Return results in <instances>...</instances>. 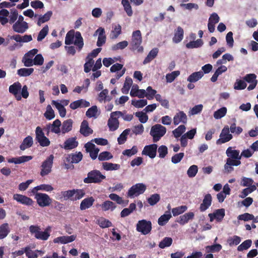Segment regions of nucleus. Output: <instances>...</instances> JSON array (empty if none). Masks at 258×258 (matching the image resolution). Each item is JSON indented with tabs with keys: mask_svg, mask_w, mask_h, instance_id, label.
I'll list each match as a JSON object with an SVG mask.
<instances>
[{
	"mask_svg": "<svg viewBox=\"0 0 258 258\" xmlns=\"http://www.w3.org/2000/svg\"><path fill=\"white\" fill-rule=\"evenodd\" d=\"M136 230L143 235L148 234L152 230L151 222L146 220L139 221L136 225Z\"/></svg>",
	"mask_w": 258,
	"mask_h": 258,
	"instance_id": "nucleus-8",
	"label": "nucleus"
},
{
	"mask_svg": "<svg viewBox=\"0 0 258 258\" xmlns=\"http://www.w3.org/2000/svg\"><path fill=\"white\" fill-rule=\"evenodd\" d=\"M203 45V41L201 39H198L196 41H191L186 44V47L188 49L198 48Z\"/></svg>",
	"mask_w": 258,
	"mask_h": 258,
	"instance_id": "nucleus-41",
	"label": "nucleus"
},
{
	"mask_svg": "<svg viewBox=\"0 0 258 258\" xmlns=\"http://www.w3.org/2000/svg\"><path fill=\"white\" fill-rule=\"evenodd\" d=\"M29 26L27 22H16L12 26L13 31L18 33H24L28 29Z\"/></svg>",
	"mask_w": 258,
	"mask_h": 258,
	"instance_id": "nucleus-16",
	"label": "nucleus"
},
{
	"mask_svg": "<svg viewBox=\"0 0 258 258\" xmlns=\"http://www.w3.org/2000/svg\"><path fill=\"white\" fill-rule=\"evenodd\" d=\"M75 33L74 30H71L67 33L65 38L66 45H71L73 43L74 39L75 38Z\"/></svg>",
	"mask_w": 258,
	"mask_h": 258,
	"instance_id": "nucleus-40",
	"label": "nucleus"
},
{
	"mask_svg": "<svg viewBox=\"0 0 258 258\" xmlns=\"http://www.w3.org/2000/svg\"><path fill=\"white\" fill-rule=\"evenodd\" d=\"M45 117L48 120H51L55 117L54 111L52 109L50 105H48L46 107V110L44 114Z\"/></svg>",
	"mask_w": 258,
	"mask_h": 258,
	"instance_id": "nucleus-50",
	"label": "nucleus"
},
{
	"mask_svg": "<svg viewBox=\"0 0 258 258\" xmlns=\"http://www.w3.org/2000/svg\"><path fill=\"white\" fill-rule=\"evenodd\" d=\"M142 42V34L140 30H136L133 32L132 41L131 42V49L133 50H137L138 52L143 51V47L141 46Z\"/></svg>",
	"mask_w": 258,
	"mask_h": 258,
	"instance_id": "nucleus-4",
	"label": "nucleus"
},
{
	"mask_svg": "<svg viewBox=\"0 0 258 258\" xmlns=\"http://www.w3.org/2000/svg\"><path fill=\"white\" fill-rule=\"evenodd\" d=\"M93 131L89 126V123L87 120H84L81 124L80 133L84 137H88L92 134Z\"/></svg>",
	"mask_w": 258,
	"mask_h": 258,
	"instance_id": "nucleus-18",
	"label": "nucleus"
},
{
	"mask_svg": "<svg viewBox=\"0 0 258 258\" xmlns=\"http://www.w3.org/2000/svg\"><path fill=\"white\" fill-rule=\"evenodd\" d=\"M77 237L76 235H72L71 236H62L55 238L53 242L55 243H61L63 244L68 243L74 241Z\"/></svg>",
	"mask_w": 258,
	"mask_h": 258,
	"instance_id": "nucleus-24",
	"label": "nucleus"
},
{
	"mask_svg": "<svg viewBox=\"0 0 258 258\" xmlns=\"http://www.w3.org/2000/svg\"><path fill=\"white\" fill-rule=\"evenodd\" d=\"M160 199V197L159 194H154L148 199V202L150 205L153 206L159 201Z\"/></svg>",
	"mask_w": 258,
	"mask_h": 258,
	"instance_id": "nucleus-64",
	"label": "nucleus"
},
{
	"mask_svg": "<svg viewBox=\"0 0 258 258\" xmlns=\"http://www.w3.org/2000/svg\"><path fill=\"white\" fill-rule=\"evenodd\" d=\"M90 105L89 102L81 99L72 102L70 104V107L72 109L75 110L79 107H89Z\"/></svg>",
	"mask_w": 258,
	"mask_h": 258,
	"instance_id": "nucleus-21",
	"label": "nucleus"
},
{
	"mask_svg": "<svg viewBox=\"0 0 258 258\" xmlns=\"http://www.w3.org/2000/svg\"><path fill=\"white\" fill-rule=\"evenodd\" d=\"M13 199L18 203L26 206H33L35 204V202L31 198L20 194H14Z\"/></svg>",
	"mask_w": 258,
	"mask_h": 258,
	"instance_id": "nucleus-15",
	"label": "nucleus"
},
{
	"mask_svg": "<svg viewBox=\"0 0 258 258\" xmlns=\"http://www.w3.org/2000/svg\"><path fill=\"white\" fill-rule=\"evenodd\" d=\"M187 121V116L183 111H179L173 117V123L175 125H178L180 122L185 124Z\"/></svg>",
	"mask_w": 258,
	"mask_h": 258,
	"instance_id": "nucleus-20",
	"label": "nucleus"
},
{
	"mask_svg": "<svg viewBox=\"0 0 258 258\" xmlns=\"http://www.w3.org/2000/svg\"><path fill=\"white\" fill-rule=\"evenodd\" d=\"M97 223L102 228H108L112 225V223L109 220L103 217L99 218L97 220Z\"/></svg>",
	"mask_w": 258,
	"mask_h": 258,
	"instance_id": "nucleus-44",
	"label": "nucleus"
},
{
	"mask_svg": "<svg viewBox=\"0 0 258 258\" xmlns=\"http://www.w3.org/2000/svg\"><path fill=\"white\" fill-rule=\"evenodd\" d=\"M128 43L127 41L124 40L119 42L116 44L112 46L111 49L113 51H116L119 49H123L127 46Z\"/></svg>",
	"mask_w": 258,
	"mask_h": 258,
	"instance_id": "nucleus-56",
	"label": "nucleus"
},
{
	"mask_svg": "<svg viewBox=\"0 0 258 258\" xmlns=\"http://www.w3.org/2000/svg\"><path fill=\"white\" fill-rule=\"evenodd\" d=\"M204 76V73L202 71L196 72L192 73L187 78V81L194 83L201 79Z\"/></svg>",
	"mask_w": 258,
	"mask_h": 258,
	"instance_id": "nucleus-31",
	"label": "nucleus"
},
{
	"mask_svg": "<svg viewBox=\"0 0 258 258\" xmlns=\"http://www.w3.org/2000/svg\"><path fill=\"white\" fill-rule=\"evenodd\" d=\"M83 154L81 152H76L75 154H70L66 158V160L71 163H78L82 160Z\"/></svg>",
	"mask_w": 258,
	"mask_h": 258,
	"instance_id": "nucleus-19",
	"label": "nucleus"
},
{
	"mask_svg": "<svg viewBox=\"0 0 258 258\" xmlns=\"http://www.w3.org/2000/svg\"><path fill=\"white\" fill-rule=\"evenodd\" d=\"M195 217L193 212H188L180 216L177 220V222L180 225H183L188 222L189 220H192Z\"/></svg>",
	"mask_w": 258,
	"mask_h": 258,
	"instance_id": "nucleus-23",
	"label": "nucleus"
},
{
	"mask_svg": "<svg viewBox=\"0 0 258 258\" xmlns=\"http://www.w3.org/2000/svg\"><path fill=\"white\" fill-rule=\"evenodd\" d=\"M94 60L92 57H89L88 56H87L86 57V62L84 64V72L85 73H89L91 70V68L92 67L93 64H94Z\"/></svg>",
	"mask_w": 258,
	"mask_h": 258,
	"instance_id": "nucleus-55",
	"label": "nucleus"
},
{
	"mask_svg": "<svg viewBox=\"0 0 258 258\" xmlns=\"http://www.w3.org/2000/svg\"><path fill=\"white\" fill-rule=\"evenodd\" d=\"M166 128L160 124H156L152 126L150 135L153 137L154 143L158 142L166 134Z\"/></svg>",
	"mask_w": 258,
	"mask_h": 258,
	"instance_id": "nucleus-6",
	"label": "nucleus"
},
{
	"mask_svg": "<svg viewBox=\"0 0 258 258\" xmlns=\"http://www.w3.org/2000/svg\"><path fill=\"white\" fill-rule=\"evenodd\" d=\"M76 139V137L67 139L61 147L65 150H72L76 148L78 146V142Z\"/></svg>",
	"mask_w": 258,
	"mask_h": 258,
	"instance_id": "nucleus-17",
	"label": "nucleus"
},
{
	"mask_svg": "<svg viewBox=\"0 0 258 258\" xmlns=\"http://www.w3.org/2000/svg\"><path fill=\"white\" fill-rule=\"evenodd\" d=\"M253 183H254V181L252 178L246 177H243L241 178L240 185L242 186L248 187V186H250L254 185L253 184Z\"/></svg>",
	"mask_w": 258,
	"mask_h": 258,
	"instance_id": "nucleus-62",
	"label": "nucleus"
},
{
	"mask_svg": "<svg viewBox=\"0 0 258 258\" xmlns=\"http://www.w3.org/2000/svg\"><path fill=\"white\" fill-rule=\"evenodd\" d=\"M50 227H47L44 231H41L39 226L31 225L29 227L30 232L34 235L36 238L42 240H46L50 236L49 231Z\"/></svg>",
	"mask_w": 258,
	"mask_h": 258,
	"instance_id": "nucleus-5",
	"label": "nucleus"
},
{
	"mask_svg": "<svg viewBox=\"0 0 258 258\" xmlns=\"http://www.w3.org/2000/svg\"><path fill=\"white\" fill-rule=\"evenodd\" d=\"M251 244L252 240L251 239L246 240L237 247V250L242 251L247 250L251 246Z\"/></svg>",
	"mask_w": 258,
	"mask_h": 258,
	"instance_id": "nucleus-51",
	"label": "nucleus"
},
{
	"mask_svg": "<svg viewBox=\"0 0 258 258\" xmlns=\"http://www.w3.org/2000/svg\"><path fill=\"white\" fill-rule=\"evenodd\" d=\"M94 199L92 197L84 199L80 205L81 210H85L89 208L93 204Z\"/></svg>",
	"mask_w": 258,
	"mask_h": 258,
	"instance_id": "nucleus-33",
	"label": "nucleus"
},
{
	"mask_svg": "<svg viewBox=\"0 0 258 258\" xmlns=\"http://www.w3.org/2000/svg\"><path fill=\"white\" fill-rule=\"evenodd\" d=\"M172 239L171 237H166L159 243V247L162 249L166 247H169L172 244Z\"/></svg>",
	"mask_w": 258,
	"mask_h": 258,
	"instance_id": "nucleus-52",
	"label": "nucleus"
},
{
	"mask_svg": "<svg viewBox=\"0 0 258 258\" xmlns=\"http://www.w3.org/2000/svg\"><path fill=\"white\" fill-rule=\"evenodd\" d=\"M158 53V49L157 48H154L152 49L149 53L147 57L145 58L143 63L146 64L150 62L154 58H155Z\"/></svg>",
	"mask_w": 258,
	"mask_h": 258,
	"instance_id": "nucleus-36",
	"label": "nucleus"
},
{
	"mask_svg": "<svg viewBox=\"0 0 258 258\" xmlns=\"http://www.w3.org/2000/svg\"><path fill=\"white\" fill-rule=\"evenodd\" d=\"M186 127L184 125H180L177 128L173 131L172 133L175 138H178L185 131Z\"/></svg>",
	"mask_w": 258,
	"mask_h": 258,
	"instance_id": "nucleus-53",
	"label": "nucleus"
},
{
	"mask_svg": "<svg viewBox=\"0 0 258 258\" xmlns=\"http://www.w3.org/2000/svg\"><path fill=\"white\" fill-rule=\"evenodd\" d=\"M10 229L8 223L0 226V240L5 238L10 233Z\"/></svg>",
	"mask_w": 258,
	"mask_h": 258,
	"instance_id": "nucleus-34",
	"label": "nucleus"
},
{
	"mask_svg": "<svg viewBox=\"0 0 258 258\" xmlns=\"http://www.w3.org/2000/svg\"><path fill=\"white\" fill-rule=\"evenodd\" d=\"M133 84V80L130 77H126L123 88L121 89L123 93H127Z\"/></svg>",
	"mask_w": 258,
	"mask_h": 258,
	"instance_id": "nucleus-47",
	"label": "nucleus"
},
{
	"mask_svg": "<svg viewBox=\"0 0 258 258\" xmlns=\"http://www.w3.org/2000/svg\"><path fill=\"white\" fill-rule=\"evenodd\" d=\"M205 248L206 252L209 253L219 252L222 249V247L220 244H215L207 246Z\"/></svg>",
	"mask_w": 258,
	"mask_h": 258,
	"instance_id": "nucleus-48",
	"label": "nucleus"
},
{
	"mask_svg": "<svg viewBox=\"0 0 258 258\" xmlns=\"http://www.w3.org/2000/svg\"><path fill=\"white\" fill-rule=\"evenodd\" d=\"M33 144V138L30 136L26 137L23 141L20 146V149L22 151H24L26 149L30 148Z\"/></svg>",
	"mask_w": 258,
	"mask_h": 258,
	"instance_id": "nucleus-28",
	"label": "nucleus"
},
{
	"mask_svg": "<svg viewBox=\"0 0 258 258\" xmlns=\"http://www.w3.org/2000/svg\"><path fill=\"white\" fill-rule=\"evenodd\" d=\"M225 211H216L215 213L209 214L210 221H213L216 219L217 221H221L225 216Z\"/></svg>",
	"mask_w": 258,
	"mask_h": 258,
	"instance_id": "nucleus-30",
	"label": "nucleus"
},
{
	"mask_svg": "<svg viewBox=\"0 0 258 258\" xmlns=\"http://www.w3.org/2000/svg\"><path fill=\"white\" fill-rule=\"evenodd\" d=\"M212 196L210 194H206L203 199V203L200 205V210L208 209L212 203Z\"/></svg>",
	"mask_w": 258,
	"mask_h": 258,
	"instance_id": "nucleus-29",
	"label": "nucleus"
},
{
	"mask_svg": "<svg viewBox=\"0 0 258 258\" xmlns=\"http://www.w3.org/2000/svg\"><path fill=\"white\" fill-rule=\"evenodd\" d=\"M36 140L39 143L42 147H47L49 146L50 142L49 140L45 136L42 128L40 126H37L35 131Z\"/></svg>",
	"mask_w": 258,
	"mask_h": 258,
	"instance_id": "nucleus-10",
	"label": "nucleus"
},
{
	"mask_svg": "<svg viewBox=\"0 0 258 258\" xmlns=\"http://www.w3.org/2000/svg\"><path fill=\"white\" fill-rule=\"evenodd\" d=\"M107 124L110 131H115L119 127V121L117 118H111L108 119Z\"/></svg>",
	"mask_w": 258,
	"mask_h": 258,
	"instance_id": "nucleus-37",
	"label": "nucleus"
},
{
	"mask_svg": "<svg viewBox=\"0 0 258 258\" xmlns=\"http://www.w3.org/2000/svg\"><path fill=\"white\" fill-rule=\"evenodd\" d=\"M112 158L113 156L108 151L102 152L98 156V160L99 161L108 160Z\"/></svg>",
	"mask_w": 258,
	"mask_h": 258,
	"instance_id": "nucleus-63",
	"label": "nucleus"
},
{
	"mask_svg": "<svg viewBox=\"0 0 258 258\" xmlns=\"http://www.w3.org/2000/svg\"><path fill=\"white\" fill-rule=\"evenodd\" d=\"M53 155H50L42 163L41 166V170L40 175L44 176L48 175L51 172V168L53 165Z\"/></svg>",
	"mask_w": 258,
	"mask_h": 258,
	"instance_id": "nucleus-9",
	"label": "nucleus"
},
{
	"mask_svg": "<svg viewBox=\"0 0 258 258\" xmlns=\"http://www.w3.org/2000/svg\"><path fill=\"white\" fill-rule=\"evenodd\" d=\"M131 132L130 128H126L124 130L117 138L118 144L121 145L125 143L127 139V136Z\"/></svg>",
	"mask_w": 258,
	"mask_h": 258,
	"instance_id": "nucleus-42",
	"label": "nucleus"
},
{
	"mask_svg": "<svg viewBox=\"0 0 258 258\" xmlns=\"http://www.w3.org/2000/svg\"><path fill=\"white\" fill-rule=\"evenodd\" d=\"M226 154L228 158L224 166V172L229 173L234 170L233 166H237L241 164V156L240 151L233 149L232 147L227 149Z\"/></svg>",
	"mask_w": 258,
	"mask_h": 258,
	"instance_id": "nucleus-1",
	"label": "nucleus"
},
{
	"mask_svg": "<svg viewBox=\"0 0 258 258\" xmlns=\"http://www.w3.org/2000/svg\"><path fill=\"white\" fill-rule=\"evenodd\" d=\"M104 29L99 27L96 31L95 34L98 33V37L97 41V45L98 47L102 46L106 42V36Z\"/></svg>",
	"mask_w": 258,
	"mask_h": 258,
	"instance_id": "nucleus-22",
	"label": "nucleus"
},
{
	"mask_svg": "<svg viewBox=\"0 0 258 258\" xmlns=\"http://www.w3.org/2000/svg\"><path fill=\"white\" fill-rule=\"evenodd\" d=\"M184 31L183 29L180 26H178L175 30L174 36L172 38V41L175 43L180 42L183 38Z\"/></svg>",
	"mask_w": 258,
	"mask_h": 258,
	"instance_id": "nucleus-27",
	"label": "nucleus"
},
{
	"mask_svg": "<svg viewBox=\"0 0 258 258\" xmlns=\"http://www.w3.org/2000/svg\"><path fill=\"white\" fill-rule=\"evenodd\" d=\"M157 148L158 146L155 144L146 145L144 147L142 154L149 156L151 159H153L156 156Z\"/></svg>",
	"mask_w": 258,
	"mask_h": 258,
	"instance_id": "nucleus-13",
	"label": "nucleus"
},
{
	"mask_svg": "<svg viewBox=\"0 0 258 258\" xmlns=\"http://www.w3.org/2000/svg\"><path fill=\"white\" fill-rule=\"evenodd\" d=\"M121 4L127 15L128 16H132L133 12L128 0H121Z\"/></svg>",
	"mask_w": 258,
	"mask_h": 258,
	"instance_id": "nucleus-46",
	"label": "nucleus"
},
{
	"mask_svg": "<svg viewBox=\"0 0 258 258\" xmlns=\"http://www.w3.org/2000/svg\"><path fill=\"white\" fill-rule=\"evenodd\" d=\"M180 75V72L179 71H175L166 74V82L168 83L172 82L175 79Z\"/></svg>",
	"mask_w": 258,
	"mask_h": 258,
	"instance_id": "nucleus-59",
	"label": "nucleus"
},
{
	"mask_svg": "<svg viewBox=\"0 0 258 258\" xmlns=\"http://www.w3.org/2000/svg\"><path fill=\"white\" fill-rule=\"evenodd\" d=\"M73 43L76 46V48L79 51L83 48L84 46L83 38L79 31L76 32L75 38Z\"/></svg>",
	"mask_w": 258,
	"mask_h": 258,
	"instance_id": "nucleus-26",
	"label": "nucleus"
},
{
	"mask_svg": "<svg viewBox=\"0 0 258 258\" xmlns=\"http://www.w3.org/2000/svg\"><path fill=\"white\" fill-rule=\"evenodd\" d=\"M171 218L170 211H166L165 214L159 217L158 220V223L160 226L165 225L169 220Z\"/></svg>",
	"mask_w": 258,
	"mask_h": 258,
	"instance_id": "nucleus-32",
	"label": "nucleus"
},
{
	"mask_svg": "<svg viewBox=\"0 0 258 258\" xmlns=\"http://www.w3.org/2000/svg\"><path fill=\"white\" fill-rule=\"evenodd\" d=\"M85 195L84 190L82 189H73L67 191H62L57 194L56 199L62 201L70 199L72 201H76L82 198Z\"/></svg>",
	"mask_w": 258,
	"mask_h": 258,
	"instance_id": "nucleus-2",
	"label": "nucleus"
},
{
	"mask_svg": "<svg viewBox=\"0 0 258 258\" xmlns=\"http://www.w3.org/2000/svg\"><path fill=\"white\" fill-rule=\"evenodd\" d=\"M33 71V68H21L17 71V74L20 77H27L32 74Z\"/></svg>",
	"mask_w": 258,
	"mask_h": 258,
	"instance_id": "nucleus-45",
	"label": "nucleus"
},
{
	"mask_svg": "<svg viewBox=\"0 0 258 258\" xmlns=\"http://www.w3.org/2000/svg\"><path fill=\"white\" fill-rule=\"evenodd\" d=\"M226 108L225 107H222L214 112V117L216 119H220L224 116L226 115Z\"/></svg>",
	"mask_w": 258,
	"mask_h": 258,
	"instance_id": "nucleus-61",
	"label": "nucleus"
},
{
	"mask_svg": "<svg viewBox=\"0 0 258 258\" xmlns=\"http://www.w3.org/2000/svg\"><path fill=\"white\" fill-rule=\"evenodd\" d=\"M105 178L106 176L99 170L95 169L88 173L87 177L83 179V181L85 183H100Z\"/></svg>",
	"mask_w": 258,
	"mask_h": 258,
	"instance_id": "nucleus-3",
	"label": "nucleus"
},
{
	"mask_svg": "<svg viewBox=\"0 0 258 258\" xmlns=\"http://www.w3.org/2000/svg\"><path fill=\"white\" fill-rule=\"evenodd\" d=\"M52 104L55 105L59 112V115L61 117H64L66 115V109L64 106L60 103L57 102L56 101L53 100Z\"/></svg>",
	"mask_w": 258,
	"mask_h": 258,
	"instance_id": "nucleus-39",
	"label": "nucleus"
},
{
	"mask_svg": "<svg viewBox=\"0 0 258 258\" xmlns=\"http://www.w3.org/2000/svg\"><path fill=\"white\" fill-rule=\"evenodd\" d=\"M9 16V22L10 24H14L16 22V21L18 19V11L15 9H13L11 10V14Z\"/></svg>",
	"mask_w": 258,
	"mask_h": 258,
	"instance_id": "nucleus-57",
	"label": "nucleus"
},
{
	"mask_svg": "<svg viewBox=\"0 0 258 258\" xmlns=\"http://www.w3.org/2000/svg\"><path fill=\"white\" fill-rule=\"evenodd\" d=\"M49 31L48 25H45L39 32L37 40L38 41H42L47 35Z\"/></svg>",
	"mask_w": 258,
	"mask_h": 258,
	"instance_id": "nucleus-58",
	"label": "nucleus"
},
{
	"mask_svg": "<svg viewBox=\"0 0 258 258\" xmlns=\"http://www.w3.org/2000/svg\"><path fill=\"white\" fill-rule=\"evenodd\" d=\"M61 125V121L57 119L55 120L52 124H51V131L52 133H54L55 134H58L60 132V126Z\"/></svg>",
	"mask_w": 258,
	"mask_h": 258,
	"instance_id": "nucleus-54",
	"label": "nucleus"
},
{
	"mask_svg": "<svg viewBox=\"0 0 258 258\" xmlns=\"http://www.w3.org/2000/svg\"><path fill=\"white\" fill-rule=\"evenodd\" d=\"M147 188L146 185L142 183H137L133 185L127 191L130 198H134L143 194Z\"/></svg>",
	"mask_w": 258,
	"mask_h": 258,
	"instance_id": "nucleus-7",
	"label": "nucleus"
},
{
	"mask_svg": "<svg viewBox=\"0 0 258 258\" xmlns=\"http://www.w3.org/2000/svg\"><path fill=\"white\" fill-rule=\"evenodd\" d=\"M229 131L230 128L228 126L226 125L224 127L220 135V138L216 141L217 145L225 143L232 139L233 136L229 133Z\"/></svg>",
	"mask_w": 258,
	"mask_h": 258,
	"instance_id": "nucleus-12",
	"label": "nucleus"
},
{
	"mask_svg": "<svg viewBox=\"0 0 258 258\" xmlns=\"http://www.w3.org/2000/svg\"><path fill=\"white\" fill-rule=\"evenodd\" d=\"M73 120L71 119H67L62 123L61 132L62 134L68 133L72 130Z\"/></svg>",
	"mask_w": 258,
	"mask_h": 258,
	"instance_id": "nucleus-35",
	"label": "nucleus"
},
{
	"mask_svg": "<svg viewBox=\"0 0 258 258\" xmlns=\"http://www.w3.org/2000/svg\"><path fill=\"white\" fill-rule=\"evenodd\" d=\"M52 15V12L51 11H48L44 15L40 16L38 20L37 25L40 26L41 24L49 21Z\"/></svg>",
	"mask_w": 258,
	"mask_h": 258,
	"instance_id": "nucleus-43",
	"label": "nucleus"
},
{
	"mask_svg": "<svg viewBox=\"0 0 258 258\" xmlns=\"http://www.w3.org/2000/svg\"><path fill=\"white\" fill-rule=\"evenodd\" d=\"M21 87V84L19 82H16L10 85L9 88V92L13 94L18 101L21 100V96L20 94Z\"/></svg>",
	"mask_w": 258,
	"mask_h": 258,
	"instance_id": "nucleus-14",
	"label": "nucleus"
},
{
	"mask_svg": "<svg viewBox=\"0 0 258 258\" xmlns=\"http://www.w3.org/2000/svg\"><path fill=\"white\" fill-rule=\"evenodd\" d=\"M103 168L106 171L116 170L120 168V165L110 162H103L102 163Z\"/></svg>",
	"mask_w": 258,
	"mask_h": 258,
	"instance_id": "nucleus-38",
	"label": "nucleus"
},
{
	"mask_svg": "<svg viewBox=\"0 0 258 258\" xmlns=\"http://www.w3.org/2000/svg\"><path fill=\"white\" fill-rule=\"evenodd\" d=\"M256 189L255 185L248 186L243 189L241 192V197L244 198Z\"/></svg>",
	"mask_w": 258,
	"mask_h": 258,
	"instance_id": "nucleus-60",
	"label": "nucleus"
},
{
	"mask_svg": "<svg viewBox=\"0 0 258 258\" xmlns=\"http://www.w3.org/2000/svg\"><path fill=\"white\" fill-rule=\"evenodd\" d=\"M35 199L38 205L41 207L48 206L52 203V199L49 196L44 193H36Z\"/></svg>",
	"mask_w": 258,
	"mask_h": 258,
	"instance_id": "nucleus-11",
	"label": "nucleus"
},
{
	"mask_svg": "<svg viewBox=\"0 0 258 258\" xmlns=\"http://www.w3.org/2000/svg\"><path fill=\"white\" fill-rule=\"evenodd\" d=\"M33 158L31 156H22L16 158H12L8 159V162L10 163H15L16 164H21L31 160Z\"/></svg>",
	"mask_w": 258,
	"mask_h": 258,
	"instance_id": "nucleus-25",
	"label": "nucleus"
},
{
	"mask_svg": "<svg viewBox=\"0 0 258 258\" xmlns=\"http://www.w3.org/2000/svg\"><path fill=\"white\" fill-rule=\"evenodd\" d=\"M121 33V27L119 24H117L114 26L113 29L111 32V38L112 39H116Z\"/></svg>",
	"mask_w": 258,
	"mask_h": 258,
	"instance_id": "nucleus-49",
	"label": "nucleus"
}]
</instances>
